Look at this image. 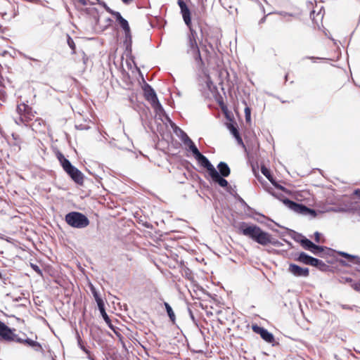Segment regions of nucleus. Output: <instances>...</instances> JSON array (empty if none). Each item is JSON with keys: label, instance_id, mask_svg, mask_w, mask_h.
Listing matches in <instances>:
<instances>
[{"label": "nucleus", "instance_id": "48", "mask_svg": "<svg viewBox=\"0 0 360 360\" xmlns=\"http://www.w3.org/2000/svg\"><path fill=\"white\" fill-rule=\"evenodd\" d=\"M266 20V16H264L262 18L260 19V20L259 21V24H262V23H264Z\"/></svg>", "mask_w": 360, "mask_h": 360}, {"label": "nucleus", "instance_id": "51", "mask_svg": "<svg viewBox=\"0 0 360 360\" xmlns=\"http://www.w3.org/2000/svg\"><path fill=\"white\" fill-rule=\"evenodd\" d=\"M79 1L80 3H82L83 5H86V0H79Z\"/></svg>", "mask_w": 360, "mask_h": 360}, {"label": "nucleus", "instance_id": "35", "mask_svg": "<svg viewBox=\"0 0 360 360\" xmlns=\"http://www.w3.org/2000/svg\"><path fill=\"white\" fill-rule=\"evenodd\" d=\"M32 269L39 275L42 276V271L37 264H31Z\"/></svg>", "mask_w": 360, "mask_h": 360}, {"label": "nucleus", "instance_id": "29", "mask_svg": "<svg viewBox=\"0 0 360 360\" xmlns=\"http://www.w3.org/2000/svg\"><path fill=\"white\" fill-rule=\"evenodd\" d=\"M67 43L69 46V47L72 50V54H75L76 53V45L74 42L73 39L69 35L67 34Z\"/></svg>", "mask_w": 360, "mask_h": 360}, {"label": "nucleus", "instance_id": "12", "mask_svg": "<svg viewBox=\"0 0 360 360\" xmlns=\"http://www.w3.org/2000/svg\"><path fill=\"white\" fill-rule=\"evenodd\" d=\"M178 5L180 7L181 13L185 24L186 26H190L191 24V15L190 9L188 8L185 1L183 0H178Z\"/></svg>", "mask_w": 360, "mask_h": 360}, {"label": "nucleus", "instance_id": "50", "mask_svg": "<svg viewBox=\"0 0 360 360\" xmlns=\"http://www.w3.org/2000/svg\"><path fill=\"white\" fill-rule=\"evenodd\" d=\"M354 264H358L360 267V257H358V258Z\"/></svg>", "mask_w": 360, "mask_h": 360}, {"label": "nucleus", "instance_id": "1", "mask_svg": "<svg viewBox=\"0 0 360 360\" xmlns=\"http://www.w3.org/2000/svg\"><path fill=\"white\" fill-rule=\"evenodd\" d=\"M239 233L248 237L258 244L265 246L269 243L276 245L278 241H273L271 235L263 231L259 226L245 221L238 225Z\"/></svg>", "mask_w": 360, "mask_h": 360}, {"label": "nucleus", "instance_id": "15", "mask_svg": "<svg viewBox=\"0 0 360 360\" xmlns=\"http://www.w3.org/2000/svg\"><path fill=\"white\" fill-rule=\"evenodd\" d=\"M212 181L217 183L222 188H226L229 186V182L225 179L226 176H221L217 169L212 172L210 175Z\"/></svg>", "mask_w": 360, "mask_h": 360}, {"label": "nucleus", "instance_id": "18", "mask_svg": "<svg viewBox=\"0 0 360 360\" xmlns=\"http://www.w3.org/2000/svg\"><path fill=\"white\" fill-rule=\"evenodd\" d=\"M218 172L223 176H229L231 173V169L227 163L225 162H220L217 165Z\"/></svg>", "mask_w": 360, "mask_h": 360}, {"label": "nucleus", "instance_id": "43", "mask_svg": "<svg viewBox=\"0 0 360 360\" xmlns=\"http://www.w3.org/2000/svg\"><path fill=\"white\" fill-rule=\"evenodd\" d=\"M76 128L77 129H79V130H84V129H89V127L83 126L82 124L77 125Z\"/></svg>", "mask_w": 360, "mask_h": 360}, {"label": "nucleus", "instance_id": "17", "mask_svg": "<svg viewBox=\"0 0 360 360\" xmlns=\"http://www.w3.org/2000/svg\"><path fill=\"white\" fill-rule=\"evenodd\" d=\"M114 17L124 32L131 30L128 21L122 16L120 12L115 13Z\"/></svg>", "mask_w": 360, "mask_h": 360}, {"label": "nucleus", "instance_id": "11", "mask_svg": "<svg viewBox=\"0 0 360 360\" xmlns=\"http://www.w3.org/2000/svg\"><path fill=\"white\" fill-rule=\"evenodd\" d=\"M284 205L291 210H293L294 212L303 215H304L307 211L306 205L294 202L290 199H285Z\"/></svg>", "mask_w": 360, "mask_h": 360}, {"label": "nucleus", "instance_id": "24", "mask_svg": "<svg viewBox=\"0 0 360 360\" xmlns=\"http://www.w3.org/2000/svg\"><path fill=\"white\" fill-rule=\"evenodd\" d=\"M226 127L230 131L233 136H235L239 134L238 125L234 121L231 120L230 122L227 123Z\"/></svg>", "mask_w": 360, "mask_h": 360}, {"label": "nucleus", "instance_id": "32", "mask_svg": "<svg viewBox=\"0 0 360 360\" xmlns=\"http://www.w3.org/2000/svg\"><path fill=\"white\" fill-rule=\"evenodd\" d=\"M245 117L247 122H250L251 121V110L249 107H246L245 108Z\"/></svg>", "mask_w": 360, "mask_h": 360}, {"label": "nucleus", "instance_id": "40", "mask_svg": "<svg viewBox=\"0 0 360 360\" xmlns=\"http://www.w3.org/2000/svg\"><path fill=\"white\" fill-rule=\"evenodd\" d=\"M321 233L318 231L314 233V240L316 243H320Z\"/></svg>", "mask_w": 360, "mask_h": 360}, {"label": "nucleus", "instance_id": "38", "mask_svg": "<svg viewBox=\"0 0 360 360\" xmlns=\"http://www.w3.org/2000/svg\"><path fill=\"white\" fill-rule=\"evenodd\" d=\"M92 293L94 297V299L96 302H97V300H103L101 297L99 296L98 293L96 292V290L93 288L92 289Z\"/></svg>", "mask_w": 360, "mask_h": 360}, {"label": "nucleus", "instance_id": "4", "mask_svg": "<svg viewBox=\"0 0 360 360\" xmlns=\"http://www.w3.org/2000/svg\"><path fill=\"white\" fill-rule=\"evenodd\" d=\"M295 240L299 242L304 249L310 251L315 255L321 256L325 250H331L326 247L316 245L302 234H298V238H296Z\"/></svg>", "mask_w": 360, "mask_h": 360}, {"label": "nucleus", "instance_id": "31", "mask_svg": "<svg viewBox=\"0 0 360 360\" xmlns=\"http://www.w3.org/2000/svg\"><path fill=\"white\" fill-rule=\"evenodd\" d=\"M98 4L100 5H101L104 8L105 10L110 14H111L112 15L115 16V13H116L117 11H115L113 10H112L110 8H109L107 4L103 2V1H98Z\"/></svg>", "mask_w": 360, "mask_h": 360}, {"label": "nucleus", "instance_id": "21", "mask_svg": "<svg viewBox=\"0 0 360 360\" xmlns=\"http://www.w3.org/2000/svg\"><path fill=\"white\" fill-rule=\"evenodd\" d=\"M311 257V256L307 255L304 252H301L297 254V255L295 258V260L300 263H303L306 265H309V262H310Z\"/></svg>", "mask_w": 360, "mask_h": 360}, {"label": "nucleus", "instance_id": "9", "mask_svg": "<svg viewBox=\"0 0 360 360\" xmlns=\"http://www.w3.org/2000/svg\"><path fill=\"white\" fill-rule=\"evenodd\" d=\"M71 179L77 184L82 186L84 184V174L74 165L65 172Z\"/></svg>", "mask_w": 360, "mask_h": 360}, {"label": "nucleus", "instance_id": "39", "mask_svg": "<svg viewBox=\"0 0 360 360\" xmlns=\"http://www.w3.org/2000/svg\"><path fill=\"white\" fill-rule=\"evenodd\" d=\"M102 317L103 318L104 321L108 323H110V318L108 316V315L107 314L106 311H105L104 312L101 313V314Z\"/></svg>", "mask_w": 360, "mask_h": 360}, {"label": "nucleus", "instance_id": "34", "mask_svg": "<svg viewBox=\"0 0 360 360\" xmlns=\"http://www.w3.org/2000/svg\"><path fill=\"white\" fill-rule=\"evenodd\" d=\"M304 215H310L313 217H315L316 216V212L314 209H311V208L307 207V211H306Z\"/></svg>", "mask_w": 360, "mask_h": 360}, {"label": "nucleus", "instance_id": "13", "mask_svg": "<svg viewBox=\"0 0 360 360\" xmlns=\"http://www.w3.org/2000/svg\"><path fill=\"white\" fill-rule=\"evenodd\" d=\"M0 336L6 340H14L15 334L4 322L0 321Z\"/></svg>", "mask_w": 360, "mask_h": 360}, {"label": "nucleus", "instance_id": "44", "mask_svg": "<svg viewBox=\"0 0 360 360\" xmlns=\"http://www.w3.org/2000/svg\"><path fill=\"white\" fill-rule=\"evenodd\" d=\"M341 307L344 309H352V307L349 306V305H346V304H342L341 305Z\"/></svg>", "mask_w": 360, "mask_h": 360}, {"label": "nucleus", "instance_id": "56", "mask_svg": "<svg viewBox=\"0 0 360 360\" xmlns=\"http://www.w3.org/2000/svg\"><path fill=\"white\" fill-rule=\"evenodd\" d=\"M98 1H99V0H97Z\"/></svg>", "mask_w": 360, "mask_h": 360}, {"label": "nucleus", "instance_id": "8", "mask_svg": "<svg viewBox=\"0 0 360 360\" xmlns=\"http://www.w3.org/2000/svg\"><path fill=\"white\" fill-rule=\"evenodd\" d=\"M171 125L173 128L174 133L181 140L183 143L188 148V150L195 145L183 129L176 126L174 123H172Z\"/></svg>", "mask_w": 360, "mask_h": 360}, {"label": "nucleus", "instance_id": "37", "mask_svg": "<svg viewBox=\"0 0 360 360\" xmlns=\"http://www.w3.org/2000/svg\"><path fill=\"white\" fill-rule=\"evenodd\" d=\"M233 137L236 139V140L237 143H238L239 145H241L242 146L245 147V145H244L243 141V139H242V138H241V136H240V133H239L238 135H236V136H233Z\"/></svg>", "mask_w": 360, "mask_h": 360}, {"label": "nucleus", "instance_id": "16", "mask_svg": "<svg viewBox=\"0 0 360 360\" xmlns=\"http://www.w3.org/2000/svg\"><path fill=\"white\" fill-rule=\"evenodd\" d=\"M56 157L65 172L73 166L70 161L67 159L61 152L58 151L56 153Z\"/></svg>", "mask_w": 360, "mask_h": 360}, {"label": "nucleus", "instance_id": "22", "mask_svg": "<svg viewBox=\"0 0 360 360\" xmlns=\"http://www.w3.org/2000/svg\"><path fill=\"white\" fill-rule=\"evenodd\" d=\"M336 253L338 255L345 258L348 262L354 263V264L355 263V262L356 261V259L359 257L357 255H351V254H349V253L343 252V251H336Z\"/></svg>", "mask_w": 360, "mask_h": 360}, {"label": "nucleus", "instance_id": "42", "mask_svg": "<svg viewBox=\"0 0 360 360\" xmlns=\"http://www.w3.org/2000/svg\"><path fill=\"white\" fill-rule=\"evenodd\" d=\"M25 339H22L20 338H18L15 335V340L13 341H15L17 342H19V343H25V342L23 341Z\"/></svg>", "mask_w": 360, "mask_h": 360}, {"label": "nucleus", "instance_id": "25", "mask_svg": "<svg viewBox=\"0 0 360 360\" xmlns=\"http://www.w3.org/2000/svg\"><path fill=\"white\" fill-rule=\"evenodd\" d=\"M164 306L165 307L167 314L170 321L173 323H175V320H176V316H175V314H174L172 307L169 305V303H167L166 302H164Z\"/></svg>", "mask_w": 360, "mask_h": 360}, {"label": "nucleus", "instance_id": "46", "mask_svg": "<svg viewBox=\"0 0 360 360\" xmlns=\"http://www.w3.org/2000/svg\"><path fill=\"white\" fill-rule=\"evenodd\" d=\"M340 264H341L342 266H348L349 264L344 260H340L339 261Z\"/></svg>", "mask_w": 360, "mask_h": 360}, {"label": "nucleus", "instance_id": "14", "mask_svg": "<svg viewBox=\"0 0 360 360\" xmlns=\"http://www.w3.org/2000/svg\"><path fill=\"white\" fill-rule=\"evenodd\" d=\"M261 172L268 179V180L274 185V186L276 188H278L281 191L288 193L287 189L285 187H283V186L278 184L277 181L274 179L273 176L271 174L270 170L267 167L262 165L261 167Z\"/></svg>", "mask_w": 360, "mask_h": 360}, {"label": "nucleus", "instance_id": "45", "mask_svg": "<svg viewBox=\"0 0 360 360\" xmlns=\"http://www.w3.org/2000/svg\"><path fill=\"white\" fill-rule=\"evenodd\" d=\"M345 282L349 283L351 285L354 281L351 278H345Z\"/></svg>", "mask_w": 360, "mask_h": 360}, {"label": "nucleus", "instance_id": "41", "mask_svg": "<svg viewBox=\"0 0 360 360\" xmlns=\"http://www.w3.org/2000/svg\"><path fill=\"white\" fill-rule=\"evenodd\" d=\"M238 201L243 205H245L246 206L248 209H250V207L247 205V203L245 202V201L241 198V197H239L238 198Z\"/></svg>", "mask_w": 360, "mask_h": 360}, {"label": "nucleus", "instance_id": "20", "mask_svg": "<svg viewBox=\"0 0 360 360\" xmlns=\"http://www.w3.org/2000/svg\"><path fill=\"white\" fill-rule=\"evenodd\" d=\"M34 113L35 112H33L32 108L28 105L25 104V106L23 107L24 122L32 120V118L34 116Z\"/></svg>", "mask_w": 360, "mask_h": 360}, {"label": "nucleus", "instance_id": "23", "mask_svg": "<svg viewBox=\"0 0 360 360\" xmlns=\"http://www.w3.org/2000/svg\"><path fill=\"white\" fill-rule=\"evenodd\" d=\"M23 341L25 342V344L34 348V350L37 352H39V351L42 350L41 345H40L39 342H38L37 341H34L30 338H26Z\"/></svg>", "mask_w": 360, "mask_h": 360}, {"label": "nucleus", "instance_id": "7", "mask_svg": "<svg viewBox=\"0 0 360 360\" xmlns=\"http://www.w3.org/2000/svg\"><path fill=\"white\" fill-rule=\"evenodd\" d=\"M252 330L256 334L260 335V337L267 343H271L272 345H274V342L275 341V338L274 335L268 331L264 327L258 326L257 324H253L252 326Z\"/></svg>", "mask_w": 360, "mask_h": 360}, {"label": "nucleus", "instance_id": "26", "mask_svg": "<svg viewBox=\"0 0 360 360\" xmlns=\"http://www.w3.org/2000/svg\"><path fill=\"white\" fill-rule=\"evenodd\" d=\"M124 44L126 46L127 50L131 49L132 44V37L131 34V30L124 32Z\"/></svg>", "mask_w": 360, "mask_h": 360}, {"label": "nucleus", "instance_id": "27", "mask_svg": "<svg viewBox=\"0 0 360 360\" xmlns=\"http://www.w3.org/2000/svg\"><path fill=\"white\" fill-rule=\"evenodd\" d=\"M76 338H77V345H78V347L82 350L84 351L87 355L88 356H91L90 355V352L84 347L83 342H82V340L79 334V333L77 331L76 332Z\"/></svg>", "mask_w": 360, "mask_h": 360}, {"label": "nucleus", "instance_id": "6", "mask_svg": "<svg viewBox=\"0 0 360 360\" xmlns=\"http://www.w3.org/2000/svg\"><path fill=\"white\" fill-rule=\"evenodd\" d=\"M188 150L192 153L198 163L207 169L209 175L216 169L208 158L200 152L195 145L191 147Z\"/></svg>", "mask_w": 360, "mask_h": 360}, {"label": "nucleus", "instance_id": "36", "mask_svg": "<svg viewBox=\"0 0 360 360\" xmlns=\"http://www.w3.org/2000/svg\"><path fill=\"white\" fill-rule=\"evenodd\" d=\"M351 287L356 292H360V282H353Z\"/></svg>", "mask_w": 360, "mask_h": 360}, {"label": "nucleus", "instance_id": "19", "mask_svg": "<svg viewBox=\"0 0 360 360\" xmlns=\"http://www.w3.org/2000/svg\"><path fill=\"white\" fill-rule=\"evenodd\" d=\"M309 265L316 267L321 271L326 270L328 267V266L322 260L313 257H311Z\"/></svg>", "mask_w": 360, "mask_h": 360}, {"label": "nucleus", "instance_id": "33", "mask_svg": "<svg viewBox=\"0 0 360 360\" xmlns=\"http://www.w3.org/2000/svg\"><path fill=\"white\" fill-rule=\"evenodd\" d=\"M96 303L100 313L104 312L105 311L104 302L103 300H97Z\"/></svg>", "mask_w": 360, "mask_h": 360}, {"label": "nucleus", "instance_id": "52", "mask_svg": "<svg viewBox=\"0 0 360 360\" xmlns=\"http://www.w3.org/2000/svg\"><path fill=\"white\" fill-rule=\"evenodd\" d=\"M0 279L1 280H5V277L3 276V274H1V272L0 271Z\"/></svg>", "mask_w": 360, "mask_h": 360}, {"label": "nucleus", "instance_id": "5", "mask_svg": "<svg viewBox=\"0 0 360 360\" xmlns=\"http://www.w3.org/2000/svg\"><path fill=\"white\" fill-rule=\"evenodd\" d=\"M145 98L149 101L157 112H164V108L160 103L157 94L153 88L146 83L143 86Z\"/></svg>", "mask_w": 360, "mask_h": 360}, {"label": "nucleus", "instance_id": "53", "mask_svg": "<svg viewBox=\"0 0 360 360\" xmlns=\"http://www.w3.org/2000/svg\"><path fill=\"white\" fill-rule=\"evenodd\" d=\"M307 58L311 59V60H314V59H316V58H317V59H320V58H315V57H314V56L308 57Z\"/></svg>", "mask_w": 360, "mask_h": 360}, {"label": "nucleus", "instance_id": "2", "mask_svg": "<svg viewBox=\"0 0 360 360\" xmlns=\"http://www.w3.org/2000/svg\"><path fill=\"white\" fill-rule=\"evenodd\" d=\"M187 27L189 28L190 33L188 35L186 53L193 58L197 67L201 68L205 64L202 59L200 49L197 44V32L193 28L191 24L190 26Z\"/></svg>", "mask_w": 360, "mask_h": 360}, {"label": "nucleus", "instance_id": "30", "mask_svg": "<svg viewBox=\"0 0 360 360\" xmlns=\"http://www.w3.org/2000/svg\"><path fill=\"white\" fill-rule=\"evenodd\" d=\"M25 106V103H22L17 105L16 111L20 115L19 121L20 122H24L23 118V107Z\"/></svg>", "mask_w": 360, "mask_h": 360}, {"label": "nucleus", "instance_id": "28", "mask_svg": "<svg viewBox=\"0 0 360 360\" xmlns=\"http://www.w3.org/2000/svg\"><path fill=\"white\" fill-rule=\"evenodd\" d=\"M267 191L274 197L278 199L280 201L283 202V203H284L285 199H288L283 194L274 191L271 188H269Z\"/></svg>", "mask_w": 360, "mask_h": 360}, {"label": "nucleus", "instance_id": "10", "mask_svg": "<svg viewBox=\"0 0 360 360\" xmlns=\"http://www.w3.org/2000/svg\"><path fill=\"white\" fill-rule=\"evenodd\" d=\"M288 271L297 277H307L309 275L308 268H303L293 263L289 264Z\"/></svg>", "mask_w": 360, "mask_h": 360}, {"label": "nucleus", "instance_id": "49", "mask_svg": "<svg viewBox=\"0 0 360 360\" xmlns=\"http://www.w3.org/2000/svg\"><path fill=\"white\" fill-rule=\"evenodd\" d=\"M25 57H26V58H28V59H30V60H31L32 61H34V62H38L39 61L37 59L32 58V57H30V56H25Z\"/></svg>", "mask_w": 360, "mask_h": 360}, {"label": "nucleus", "instance_id": "55", "mask_svg": "<svg viewBox=\"0 0 360 360\" xmlns=\"http://www.w3.org/2000/svg\"><path fill=\"white\" fill-rule=\"evenodd\" d=\"M260 6L262 7V10L264 11V8L262 5H261V4H259Z\"/></svg>", "mask_w": 360, "mask_h": 360}, {"label": "nucleus", "instance_id": "3", "mask_svg": "<svg viewBox=\"0 0 360 360\" xmlns=\"http://www.w3.org/2000/svg\"><path fill=\"white\" fill-rule=\"evenodd\" d=\"M65 220L69 226L76 229H84L89 224V220L86 215L75 211L68 213Z\"/></svg>", "mask_w": 360, "mask_h": 360}, {"label": "nucleus", "instance_id": "47", "mask_svg": "<svg viewBox=\"0 0 360 360\" xmlns=\"http://www.w3.org/2000/svg\"><path fill=\"white\" fill-rule=\"evenodd\" d=\"M354 194H355V195H356L358 197H359V198H360V189H359V188L356 189V190L354 191Z\"/></svg>", "mask_w": 360, "mask_h": 360}, {"label": "nucleus", "instance_id": "54", "mask_svg": "<svg viewBox=\"0 0 360 360\" xmlns=\"http://www.w3.org/2000/svg\"><path fill=\"white\" fill-rule=\"evenodd\" d=\"M88 359H89L90 360H94V359L91 356H88Z\"/></svg>", "mask_w": 360, "mask_h": 360}]
</instances>
